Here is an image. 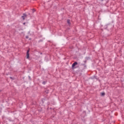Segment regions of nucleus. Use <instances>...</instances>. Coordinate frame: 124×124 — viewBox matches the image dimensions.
Masks as SVG:
<instances>
[{"mask_svg": "<svg viewBox=\"0 0 124 124\" xmlns=\"http://www.w3.org/2000/svg\"><path fill=\"white\" fill-rule=\"evenodd\" d=\"M29 77V79L31 80V77Z\"/></svg>", "mask_w": 124, "mask_h": 124, "instance_id": "12", "label": "nucleus"}, {"mask_svg": "<svg viewBox=\"0 0 124 124\" xmlns=\"http://www.w3.org/2000/svg\"><path fill=\"white\" fill-rule=\"evenodd\" d=\"M26 38H29V36H26Z\"/></svg>", "mask_w": 124, "mask_h": 124, "instance_id": "9", "label": "nucleus"}, {"mask_svg": "<svg viewBox=\"0 0 124 124\" xmlns=\"http://www.w3.org/2000/svg\"><path fill=\"white\" fill-rule=\"evenodd\" d=\"M42 84H43V85H45L46 84V81H43Z\"/></svg>", "mask_w": 124, "mask_h": 124, "instance_id": "6", "label": "nucleus"}, {"mask_svg": "<svg viewBox=\"0 0 124 124\" xmlns=\"http://www.w3.org/2000/svg\"><path fill=\"white\" fill-rule=\"evenodd\" d=\"M32 12L33 13H34V12H35V10H34V9H32Z\"/></svg>", "mask_w": 124, "mask_h": 124, "instance_id": "7", "label": "nucleus"}, {"mask_svg": "<svg viewBox=\"0 0 124 124\" xmlns=\"http://www.w3.org/2000/svg\"><path fill=\"white\" fill-rule=\"evenodd\" d=\"M67 23H68L69 25H70V20L68 19V20H67Z\"/></svg>", "mask_w": 124, "mask_h": 124, "instance_id": "4", "label": "nucleus"}, {"mask_svg": "<svg viewBox=\"0 0 124 124\" xmlns=\"http://www.w3.org/2000/svg\"><path fill=\"white\" fill-rule=\"evenodd\" d=\"M23 25H26V22L23 23Z\"/></svg>", "mask_w": 124, "mask_h": 124, "instance_id": "10", "label": "nucleus"}, {"mask_svg": "<svg viewBox=\"0 0 124 124\" xmlns=\"http://www.w3.org/2000/svg\"><path fill=\"white\" fill-rule=\"evenodd\" d=\"M10 78H11V79H12V77H10Z\"/></svg>", "mask_w": 124, "mask_h": 124, "instance_id": "14", "label": "nucleus"}, {"mask_svg": "<svg viewBox=\"0 0 124 124\" xmlns=\"http://www.w3.org/2000/svg\"><path fill=\"white\" fill-rule=\"evenodd\" d=\"M101 95H102V96H104V95H105V93H101Z\"/></svg>", "mask_w": 124, "mask_h": 124, "instance_id": "5", "label": "nucleus"}, {"mask_svg": "<svg viewBox=\"0 0 124 124\" xmlns=\"http://www.w3.org/2000/svg\"><path fill=\"white\" fill-rule=\"evenodd\" d=\"M26 57H27V59H30V49H29L27 51Z\"/></svg>", "mask_w": 124, "mask_h": 124, "instance_id": "1", "label": "nucleus"}, {"mask_svg": "<svg viewBox=\"0 0 124 124\" xmlns=\"http://www.w3.org/2000/svg\"><path fill=\"white\" fill-rule=\"evenodd\" d=\"M23 16H22L21 17L22 18L23 20H25V18H27V14H23Z\"/></svg>", "mask_w": 124, "mask_h": 124, "instance_id": "3", "label": "nucleus"}, {"mask_svg": "<svg viewBox=\"0 0 124 124\" xmlns=\"http://www.w3.org/2000/svg\"><path fill=\"white\" fill-rule=\"evenodd\" d=\"M78 64V62H74L73 64H72V69H74V67L76 66V65H77Z\"/></svg>", "mask_w": 124, "mask_h": 124, "instance_id": "2", "label": "nucleus"}, {"mask_svg": "<svg viewBox=\"0 0 124 124\" xmlns=\"http://www.w3.org/2000/svg\"><path fill=\"white\" fill-rule=\"evenodd\" d=\"M49 92H48V91H47V92H46V93H48Z\"/></svg>", "mask_w": 124, "mask_h": 124, "instance_id": "13", "label": "nucleus"}, {"mask_svg": "<svg viewBox=\"0 0 124 124\" xmlns=\"http://www.w3.org/2000/svg\"><path fill=\"white\" fill-rule=\"evenodd\" d=\"M84 63H86V62H87V60L84 61Z\"/></svg>", "mask_w": 124, "mask_h": 124, "instance_id": "8", "label": "nucleus"}, {"mask_svg": "<svg viewBox=\"0 0 124 124\" xmlns=\"http://www.w3.org/2000/svg\"><path fill=\"white\" fill-rule=\"evenodd\" d=\"M40 55H42V52H41V53H40Z\"/></svg>", "mask_w": 124, "mask_h": 124, "instance_id": "11", "label": "nucleus"}]
</instances>
